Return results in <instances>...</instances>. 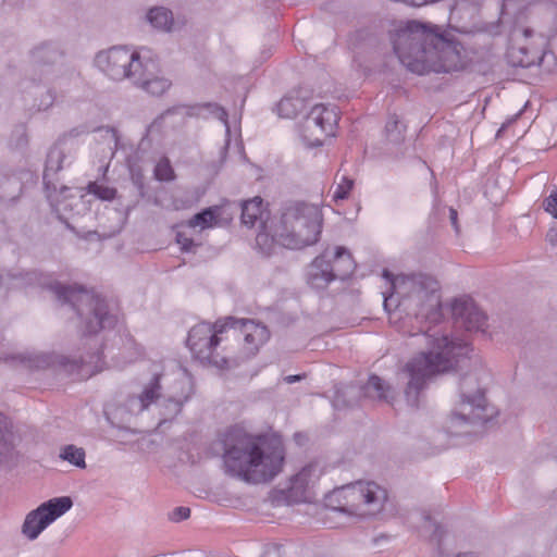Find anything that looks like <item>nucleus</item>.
<instances>
[{
  "label": "nucleus",
  "mask_w": 557,
  "mask_h": 557,
  "mask_svg": "<svg viewBox=\"0 0 557 557\" xmlns=\"http://www.w3.org/2000/svg\"><path fill=\"white\" fill-rule=\"evenodd\" d=\"M364 393L370 398L382 399L385 401H392L395 396L394 388L376 375H371L369 377L364 387Z\"/></svg>",
  "instance_id": "a878e982"
},
{
  "label": "nucleus",
  "mask_w": 557,
  "mask_h": 557,
  "mask_svg": "<svg viewBox=\"0 0 557 557\" xmlns=\"http://www.w3.org/2000/svg\"><path fill=\"white\" fill-rule=\"evenodd\" d=\"M209 107L213 109L215 116L224 124L226 134L230 135V126L227 123V114H226L225 110L218 106H209Z\"/></svg>",
  "instance_id": "e433bc0d"
},
{
  "label": "nucleus",
  "mask_w": 557,
  "mask_h": 557,
  "mask_svg": "<svg viewBox=\"0 0 557 557\" xmlns=\"http://www.w3.org/2000/svg\"><path fill=\"white\" fill-rule=\"evenodd\" d=\"M530 4L531 3L528 0H504L500 13L502 18L504 21L506 18H509L510 16H516L517 18H520L524 10H527Z\"/></svg>",
  "instance_id": "c85d7f7f"
},
{
  "label": "nucleus",
  "mask_w": 557,
  "mask_h": 557,
  "mask_svg": "<svg viewBox=\"0 0 557 557\" xmlns=\"http://www.w3.org/2000/svg\"><path fill=\"white\" fill-rule=\"evenodd\" d=\"M59 458L63 461L69 462L70 465L85 469L86 468V454L84 448L75 446V445H64L59 450Z\"/></svg>",
  "instance_id": "bb28decb"
},
{
  "label": "nucleus",
  "mask_w": 557,
  "mask_h": 557,
  "mask_svg": "<svg viewBox=\"0 0 557 557\" xmlns=\"http://www.w3.org/2000/svg\"><path fill=\"white\" fill-rule=\"evenodd\" d=\"M66 157L65 148L61 145L53 146L49 150L44 171V182L48 188L52 183V177L54 174H57L62 169Z\"/></svg>",
  "instance_id": "5701e85b"
},
{
  "label": "nucleus",
  "mask_w": 557,
  "mask_h": 557,
  "mask_svg": "<svg viewBox=\"0 0 557 557\" xmlns=\"http://www.w3.org/2000/svg\"><path fill=\"white\" fill-rule=\"evenodd\" d=\"M354 270V259L345 247L326 248L308 267L307 281L313 288H324L334 280L348 277Z\"/></svg>",
  "instance_id": "1a4fd4ad"
},
{
  "label": "nucleus",
  "mask_w": 557,
  "mask_h": 557,
  "mask_svg": "<svg viewBox=\"0 0 557 557\" xmlns=\"http://www.w3.org/2000/svg\"><path fill=\"white\" fill-rule=\"evenodd\" d=\"M99 134H100L101 138H103V140L106 141L109 152H110V156L112 157L114 154V151L117 148V144H119V137H117L116 131L113 128L106 127V128H100Z\"/></svg>",
  "instance_id": "2f4dec72"
},
{
  "label": "nucleus",
  "mask_w": 557,
  "mask_h": 557,
  "mask_svg": "<svg viewBox=\"0 0 557 557\" xmlns=\"http://www.w3.org/2000/svg\"><path fill=\"white\" fill-rule=\"evenodd\" d=\"M73 507L70 496H58L42 502L25 515L21 525V534L27 541H36L58 519Z\"/></svg>",
  "instance_id": "ddd939ff"
},
{
  "label": "nucleus",
  "mask_w": 557,
  "mask_h": 557,
  "mask_svg": "<svg viewBox=\"0 0 557 557\" xmlns=\"http://www.w3.org/2000/svg\"><path fill=\"white\" fill-rule=\"evenodd\" d=\"M132 82L147 94L161 96L171 87V81L158 70L157 63L147 51Z\"/></svg>",
  "instance_id": "6ab92c4d"
},
{
  "label": "nucleus",
  "mask_w": 557,
  "mask_h": 557,
  "mask_svg": "<svg viewBox=\"0 0 557 557\" xmlns=\"http://www.w3.org/2000/svg\"><path fill=\"white\" fill-rule=\"evenodd\" d=\"M161 374L153 372L151 379L144 385L141 392L126 398L122 410L129 414L136 416L148 409V407L161 397Z\"/></svg>",
  "instance_id": "aec40b11"
},
{
  "label": "nucleus",
  "mask_w": 557,
  "mask_h": 557,
  "mask_svg": "<svg viewBox=\"0 0 557 557\" xmlns=\"http://www.w3.org/2000/svg\"><path fill=\"white\" fill-rule=\"evenodd\" d=\"M394 49L400 62L419 75L449 73L465 66L460 44L419 22H410L398 33Z\"/></svg>",
  "instance_id": "f257e3e1"
},
{
  "label": "nucleus",
  "mask_w": 557,
  "mask_h": 557,
  "mask_svg": "<svg viewBox=\"0 0 557 557\" xmlns=\"http://www.w3.org/2000/svg\"><path fill=\"white\" fill-rule=\"evenodd\" d=\"M298 380H299V376H297V375H289V376H286V377H285V381H286L287 383H294V382H296V381H298Z\"/></svg>",
  "instance_id": "49530a36"
},
{
  "label": "nucleus",
  "mask_w": 557,
  "mask_h": 557,
  "mask_svg": "<svg viewBox=\"0 0 557 557\" xmlns=\"http://www.w3.org/2000/svg\"><path fill=\"white\" fill-rule=\"evenodd\" d=\"M100 369H96L94 371L85 370V366L82 364L79 367L78 376L82 379L89 377L90 375H92L94 373H96Z\"/></svg>",
  "instance_id": "37998d69"
},
{
  "label": "nucleus",
  "mask_w": 557,
  "mask_h": 557,
  "mask_svg": "<svg viewBox=\"0 0 557 557\" xmlns=\"http://www.w3.org/2000/svg\"><path fill=\"white\" fill-rule=\"evenodd\" d=\"M227 327V320L218 321L214 324L202 322L195 325L187 338V345L195 358L221 369L228 368V360L216 351Z\"/></svg>",
  "instance_id": "9b49d317"
},
{
  "label": "nucleus",
  "mask_w": 557,
  "mask_h": 557,
  "mask_svg": "<svg viewBox=\"0 0 557 557\" xmlns=\"http://www.w3.org/2000/svg\"><path fill=\"white\" fill-rule=\"evenodd\" d=\"M400 126H401L400 122L397 120V117L396 116H392L387 121L385 128H386V132H387L388 135H392L394 132H397L398 135H399L401 133L400 129H399Z\"/></svg>",
  "instance_id": "4c0bfd02"
},
{
  "label": "nucleus",
  "mask_w": 557,
  "mask_h": 557,
  "mask_svg": "<svg viewBox=\"0 0 557 557\" xmlns=\"http://www.w3.org/2000/svg\"><path fill=\"white\" fill-rule=\"evenodd\" d=\"M186 112H187L186 108L177 107V108H174L172 110H168L166 112H164L160 116V120L162 121V123L166 124V123L172 122L173 117H175V116L183 117L186 114Z\"/></svg>",
  "instance_id": "f704fd0d"
},
{
  "label": "nucleus",
  "mask_w": 557,
  "mask_h": 557,
  "mask_svg": "<svg viewBox=\"0 0 557 557\" xmlns=\"http://www.w3.org/2000/svg\"><path fill=\"white\" fill-rule=\"evenodd\" d=\"M479 372L467 373L460 379L458 400L446 420L451 435H469L494 417V409L486 401Z\"/></svg>",
  "instance_id": "423d86ee"
},
{
  "label": "nucleus",
  "mask_w": 557,
  "mask_h": 557,
  "mask_svg": "<svg viewBox=\"0 0 557 557\" xmlns=\"http://www.w3.org/2000/svg\"><path fill=\"white\" fill-rule=\"evenodd\" d=\"M304 108V102L298 97H284L277 104V113L282 117L293 119Z\"/></svg>",
  "instance_id": "cd10ccee"
},
{
  "label": "nucleus",
  "mask_w": 557,
  "mask_h": 557,
  "mask_svg": "<svg viewBox=\"0 0 557 557\" xmlns=\"http://www.w3.org/2000/svg\"><path fill=\"white\" fill-rule=\"evenodd\" d=\"M176 242L184 251H191L195 246L194 240L186 236L184 233H177Z\"/></svg>",
  "instance_id": "c9c22d12"
},
{
  "label": "nucleus",
  "mask_w": 557,
  "mask_h": 557,
  "mask_svg": "<svg viewBox=\"0 0 557 557\" xmlns=\"http://www.w3.org/2000/svg\"><path fill=\"white\" fill-rule=\"evenodd\" d=\"M521 34L523 37L529 38L533 35V30L530 28H523L516 30V35Z\"/></svg>",
  "instance_id": "c03bdc74"
},
{
  "label": "nucleus",
  "mask_w": 557,
  "mask_h": 557,
  "mask_svg": "<svg viewBox=\"0 0 557 557\" xmlns=\"http://www.w3.org/2000/svg\"><path fill=\"white\" fill-rule=\"evenodd\" d=\"M423 336L429 346L428 351L411 358L396 376L397 382L405 385L406 401L412 407L419 405L428 380L455 369L472 350L466 341L437 330L429 331Z\"/></svg>",
  "instance_id": "f03ea898"
},
{
  "label": "nucleus",
  "mask_w": 557,
  "mask_h": 557,
  "mask_svg": "<svg viewBox=\"0 0 557 557\" xmlns=\"http://www.w3.org/2000/svg\"><path fill=\"white\" fill-rule=\"evenodd\" d=\"M263 200L260 197H255L245 201L242 206V221L246 225L253 226L260 220V231L264 224H270V221H263L264 215Z\"/></svg>",
  "instance_id": "4be33fe9"
},
{
  "label": "nucleus",
  "mask_w": 557,
  "mask_h": 557,
  "mask_svg": "<svg viewBox=\"0 0 557 557\" xmlns=\"http://www.w3.org/2000/svg\"><path fill=\"white\" fill-rule=\"evenodd\" d=\"M24 285H37L52 292L63 302H70L82 320L87 333H96L116 322V314L110 311L109 304L81 286H63L50 275L27 272L22 277Z\"/></svg>",
  "instance_id": "39448f33"
},
{
  "label": "nucleus",
  "mask_w": 557,
  "mask_h": 557,
  "mask_svg": "<svg viewBox=\"0 0 557 557\" xmlns=\"http://www.w3.org/2000/svg\"><path fill=\"white\" fill-rule=\"evenodd\" d=\"M70 189L67 187H63L62 193L69 191Z\"/></svg>",
  "instance_id": "09e8293b"
},
{
  "label": "nucleus",
  "mask_w": 557,
  "mask_h": 557,
  "mask_svg": "<svg viewBox=\"0 0 557 557\" xmlns=\"http://www.w3.org/2000/svg\"><path fill=\"white\" fill-rule=\"evenodd\" d=\"M190 515L189 508L178 507L173 512V519L176 521L187 519Z\"/></svg>",
  "instance_id": "58836bf2"
},
{
  "label": "nucleus",
  "mask_w": 557,
  "mask_h": 557,
  "mask_svg": "<svg viewBox=\"0 0 557 557\" xmlns=\"http://www.w3.org/2000/svg\"><path fill=\"white\" fill-rule=\"evenodd\" d=\"M323 215L317 205L297 202L285 207L280 215L264 224L256 236L257 248L267 256L276 248L302 249L318 243L322 232Z\"/></svg>",
  "instance_id": "20e7f679"
},
{
  "label": "nucleus",
  "mask_w": 557,
  "mask_h": 557,
  "mask_svg": "<svg viewBox=\"0 0 557 557\" xmlns=\"http://www.w3.org/2000/svg\"><path fill=\"white\" fill-rule=\"evenodd\" d=\"M49 199L51 200L52 205L55 206V210L58 212H60L61 210H65L67 208L66 205L63 206V208H61L62 206V201L59 199V196H54V195H48Z\"/></svg>",
  "instance_id": "ea45409f"
},
{
  "label": "nucleus",
  "mask_w": 557,
  "mask_h": 557,
  "mask_svg": "<svg viewBox=\"0 0 557 557\" xmlns=\"http://www.w3.org/2000/svg\"><path fill=\"white\" fill-rule=\"evenodd\" d=\"M64 360H65L64 358H62V359H61V361H60V362H61V364H62L63 367H65L66 369L69 368V371H71V372H72V371H73V369H72V368H73L74 366H76V363H71V364H70V367H69V364H67V363H65V362H64Z\"/></svg>",
  "instance_id": "de8ad7c7"
},
{
  "label": "nucleus",
  "mask_w": 557,
  "mask_h": 557,
  "mask_svg": "<svg viewBox=\"0 0 557 557\" xmlns=\"http://www.w3.org/2000/svg\"><path fill=\"white\" fill-rule=\"evenodd\" d=\"M384 276L393 288V293L384 298L385 308L394 298L399 306L416 314H424L438 307V284L433 277L425 274H400L392 278L387 272Z\"/></svg>",
  "instance_id": "6e6552de"
},
{
  "label": "nucleus",
  "mask_w": 557,
  "mask_h": 557,
  "mask_svg": "<svg viewBox=\"0 0 557 557\" xmlns=\"http://www.w3.org/2000/svg\"><path fill=\"white\" fill-rule=\"evenodd\" d=\"M449 218H450L451 223L456 226L457 211L453 208L449 209Z\"/></svg>",
  "instance_id": "a18cd8bd"
},
{
  "label": "nucleus",
  "mask_w": 557,
  "mask_h": 557,
  "mask_svg": "<svg viewBox=\"0 0 557 557\" xmlns=\"http://www.w3.org/2000/svg\"><path fill=\"white\" fill-rule=\"evenodd\" d=\"M226 320L227 331L239 332L243 335V350L246 357L255 356L270 337L267 326L253 320H235L233 318Z\"/></svg>",
  "instance_id": "a211bd4d"
},
{
  "label": "nucleus",
  "mask_w": 557,
  "mask_h": 557,
  "mask_svg": "<svg viewBox=\"0 0 557 557\" xmlns=\"http://www.w3.org/2000/svg\"><path fill=\"white\" fill-rule=\"evenodd\" d=\"M147 49H133L124 46H114L100 50L94 58V65L106 76L113 81L133 79Z\"/></svg>",
  "instance_id": "f8f14e48"
},
{
  "label": "nucleus",
  "mask_w": 557,
  "mask_h": 557,
  "mask_svg": "<svg viewBox=\"0 0 557 557\" xmlns=\"http://www.w3.org/2000/svg\"><path fill=\"white\" fill-rule=\"evenodd\" d=\"M284 448L278 440L257 437L240 429L226 433L224 465L232 475L249 483L272 480L283 467Z\"/></svg>",
  "instance_id": "7ed1b4c3"
},
{
  "label": "nucleus",
  "mask_w": 557,
  "mask_h": 557,
  "mask_svg": "<svg viewBox=\"0 0 557 557\" xmlns=\"http://www.w3.org/2000/svg\"><path fill=\"white\" fill-rule=\"evenodd\" d=\"M386 490L372 481H357L334 488L325 496V506L341 518L338 524L351 519L374 516L382 511Z\"/></svg>",
  "instance_id": "0eeeda50"
},
{
  "label": "nucleus",
  "mask_w": 557,
  "mask_h": 557,
  "mask_svg": "<svg viewBox=\"0 0 557 557\" xmlns=\"http://www.w3.org/2000/svg\"><path fill=\"white\" fill-rule=\"evenodd\" d=\"M221 208L218 206L209 207L195 214L188 220L187 225L190 228L203 231L216 227L220 224Z\"/></svg>",
  "instance_id": "b1692460"
},
{
  "label": "nucleus",
  "mask_w": 557,
  "mask_h": 557,
  "mask_svg": "<svg viewBox=\"0 0 557 557\" xmlns=\"http://www.w3.org/2000/svg\"><path fill=\"white\" fill-rule=\"evenodd\" d=\"M194 394V382L188 372L178 369L166 385L162 406L170 416L177 414Z\"/></svg>",
  "instance_id": "f3484780"
},
{
  "label": "nucleus",
  "mask_w": 557,
  "mask_h": 557,
  "mask_svg": "<svg viewBox=\"0 0 557 557\" xmlns=\"http://www.w3.org/2000/svg\"><path fill=\"white\" fill-rule=\"evenodd\" d=\"M324 473L325 467L321 461L307 465L290 480L286 498L292 503L310 502L312 490Z\"/></svg>",
  "instance_id": "dca6fc26"
},
{
  "label": "nucleus",
  "mask_w": 557,
  "mask_h": 557,
  "mask_svg": "<svg viewBox=\"0 0 557 557\" xmlns=\"http://www.w3.org/2000/svg\"><path fill=\"white\" fill-rule=\"evenodd\" d=\"M22 435L12 420L0 411V469L10 471L22 461Z\"/></svg>",
  "instance_id": "2eb2a0df"
},
{
  "label": "nucleus",
  "mask_w": 557,
  "mask_h": 557,
  "mask_svg": "<svg viewBox=\"0 0 557 557\" xmlns=\"http://www.w3.org/2000/svg\"><path fill=\"white\" fill-rule=\"evenodd\" d=\"M190 206H191V201H189V200L188 201H181L178 199H175L173 201V208L175 210H183V209H186V208H188Z\"/></svg>",
  "instance_id": "a19ab883"
},
{
  "label": "nucleus",
  "mask_w": 557,
  "mask_h": 557,
  "mask_svg": "<svg viewBox=\"0 0 557 557\" xmlns=\"http://www.w3.org/2000/svg\"><path fill=\"white\" fill-rule=\"evenodd\" d=\"M154 176L158 181L170 182L174 180V171L169 160L162 159L156 164Z\"/></svg>",
  "instance_id": "7c9ffc66"
},
{
  "label": "nucleus",
  "mask_w": 557,
  "mask_h": 557,
  "mask_svg": "<svg viewBox=\"0 0 557 557\" xmlns=\"http://www.w3.org/2000/svg\"><path fill=\"white\" fill-rule=\"evenodd\" d=\"M453 313L468 331L483 332L485 330L486 317L472 299H457L453 305Z\"/></svg>",
  "instance_id": "412c9836"
},
{
  "label": "nucleus",
  "mask_w": 557,
  "mask_h": 557,
  "mask_svg": "<svg viewBox=\"0 0 557 557\" xmlns=\"http://www.w3.org/2000/svg\"><path fill=\"white\" fill-rule=\"evenodd\" d=\"M52 100H53V99H52L51 94H50L49 91H46V99H45V101H42V102H40V103L38 104V109H39V110L47 109L49 106H51Z\"/></svg>",
  "instance_id": "79ce46f5"
},
{
  "label": "nucleus",
  "mask_w": 557,
  "mask_h": 557,
  "mask_svg": "<svg viewBox=\"0 0 557 557\" xmlns=\"http://www.w3.org/2000/svg\"><path fill=\"white\" fill-rule=\"evenodd\" d=\"M338 113L334 106L315 104L300 124V136L309 147L322 145L324 138L334 135Z\"/></svg>",
  "instance_id": "4468645a"
},
{
  "label": "nucleus",
  "mask_w": 557,
  "mask_h": 557,
  "mask_svg": "<svg viewBox=\"0 0 557 557\" xmlns=\"http://www.w3.org/2000/svg\"><path fill=\"white\" fill-rule=\"evenodd\" d=\"M354 270V259L345 247L326 248L308 267L307 281L313 288H324L334 280L348 277Z\"/></svg>",
  "instance_id": "9d476101"
},
{
  "label": "nucleus",
  "mask_w": 557,
  "mask_h": 557,
  "mask_svg": "<svg viewBox=\"0 0 557 557\" xmlns=\"http://www.w3.org/2000/svg\"><path fill=\"white\" fill-rule=\"evenodd\" d=\"M544 209L547 213L557 220V191H552L550 195L544 200Z\"/></svg>",
  "instance_id": "72a5a7b5"
},
{
  "label": "nucleus",
  "mask_w": 557,
  "mask_h": 557,
  "mask_svg": "<svg viewBox=\"0 0 557 557\" xmlns=\"http://www.w3.org/2000/svg\"><path fill=\"white\" fill-rule=\"evenodd\" d=\"M354 180L349 178L345 175L341 176L338 181H336L332 199L337 203L338 201L345 200L349 197L352 188H354Z\"/></svg>",
  "instance_id": "c756f323"
},
{
  "label": "nucleus",
  "mask_w": 557,
  "mask_h": 557,
  "mask_svg": "<svg viewBox=\"0 0 557 557\" xmlns=\"http://www.w3.org/2000/svg\"><path fill=\"white\" fill-rule=\"evenodd\" d=\"M456 557H468L467 555H458Z\"/></svg>",
  "instance_id": "8fccbe9b"
},
{
  "label": "nucleus",
  "mask_w": 557,
  "mask_h": 557,
  "mask_svg": "<svg viewBox=\"0 0 557 557\" xmlns=\"http://www.w3.org/2000/svg\"><path fill=\"white\" fill-rule=\"evenodd\" d=\"M147 22L156 29L161 32H172L174 27V17L171 10L164 7H154L148 10L146 14Z\"/></svg>",
  "instance_id": "393cba45"
},
{
  "label": "nucleus",
  "mask_w": 557,
  "mask_h": 557,
  "mask_svg": "<svg viewBox=\"0 0 557 557\" xmlns=\"http://www.w3.org/2000/svg\"><path fill=\"white\" fill-rule=\"evenodd\" d=\"M88 190L90 194L97 196L102 200H111L115 196V189L109 186L100 185L97 183H91L88 186Z\"/></svg>",
  "instance_id": "473e14b6"
}]
</instances>
